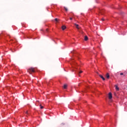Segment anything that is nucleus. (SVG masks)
Instances as JSON below:
<instances>
[{"label":"nucleus","mask_w":127,"mask_h":127,"mask_svg":"<svg viewBox=\"0 0 127 127\" xmlns=\"http://www.w3.org/2000/svg\"><path fill=\"white\" fill-rule=\"evenodd\" d=\"M28 72L31 74L32 72L34 73L35 72V69L33 67H30L28 69Z\"/></svg>","instance_id":"nucleus-1"},{"label":"nucleus","mask_w":127,"mask_h":127,"mask_svg":"<svg viewBox=\"0 0 127 127\" xmlns=\"http://www.w3.org/2000/svg\"><path fill=\"white\" fill-rule=\"evenodd\" d=\"M113 96L112 95V93L110 92L109 93V99L111 100V99H112Z\"/></svg>","instance_id":"nucleus-2"},{"label":"nucleus","mask_w":127,"mask_h":127,"mask_svg":"<svg viewBox=\"0 0 127 127\" xmlns=\"http://www.w3.org/2000/svg\"><path fill=\"white\" fill-rule=\"evenodd\" d=\"M74 25L76 26V28L77 29H80L81 28V27H80L79 26V25L78 24H74Z\"/></svg>","instance_id":"nucleus-3"},{"label":"nucleus","mask_w":127,"mask_h":127,"mask_svg":"<svg viewBox=\"0 0 127 127\" xmlns=\"http://www.w3.org/2000/svg\"><path fill=\"white\" fill-rule=\"evenodd\" d=\"M99 77H100V78H101V79H102L103 81H105V79L104 78V76H103V75L100 74Z\"/></svg>","instance_id":"nucleus-4"},{"label":"nucleus","mask_w":127,"mask_h":127,"mask_svg":"<svg viewBox=\"0 0 127 127\" xmlns=\"http://www.w3.org/2000/svg\"><path fill=\"white\" fill-rule=\"evenodd\" d=\"M106 78H107L108 79H110V74H109V73H107L106 75Z\"/></svg>","instance_id":"nucleus-5"},{"label":"nucleus","mask_w":127,"mask_h":127,"mask_svg":"<svg viewBox=\"0 0 127 127\" xmlns=\"http://www.w3.org/2000/svg\"><path fill=\"white\" fill-rule=\"evenodd\" d=\"M62 28L63 30H65V29H66V26H63Z\"/></svg>","instance_id":"nucleus-6"},{"label":"nucleus","mask_w":127,"mask_h":127,"mask_svg":"<svg viewBox=\"0 0 127 127\" xmlns=\"http://www.w3.org/2000/svg\"><path fill=\"white\" fill-rule=\"evenodd\" d=\"M67 87H68V85H67V84H64V89H67Z\"/></svg>","instance_id":"nucleus-7"},{"label":"nucleus","mask_w":127,"mask_h":127,"mask_svg":"<svg viewBox=\"0 0 127 127\" xmlns=\"http://www.w3.org/2000/svg\"><path fill=\"white\" fill-rule=\"evenodd\" d=\"M84 40H85V41H87V40H88V36H85L84 37Z\"/></svg>","instance_id":"nucleus-8"},{"label":"nucleus","mask_w":127,"mask_h":127,"mask_svg":"<svg viewBox=\"0 0 127 127\" xmlns=\"http://www.w3.org/2000/svg\"><path fill=\"white\" fill-rule=\"evenodd\" d=\"M115 87H116V90H117V91H119V90H120V88H119V87H118L117 85H116Z\"/></svg>","instance_id":"nucleus-9"},{"label":"nucleus","mask_w":127,"mask_h":127,"mask_svg":"<svg viewBox=\"0 0 127 127\" xmlns=\"http://www.w3.org/2000/svg\"><path fill=\"white\" fill-rule=\"evenodd\" d=\"M64 8L66 11H68V9L66 7H64Z\"/></svg>","instance_id":"nucleus-10"},{"label":"nucleus","mask_w":127,"mask_h":127,"mask_svg":"<svg viewBox=\"0 0 127 127\" xmlns=\"http://www.w3.org/2000/svg\"><path fill=\"white\" fill-rule=\"evenodd\" d=\"M79 74H81V73H83V71L82 70H80L79 72H78Z\"/></svg>","instance_id":"nucleus-11"},{"label":"nucleus","mask_w":127,"mask_h":127,"mask_svg":"<svg viewBox=\"0 0 127 127\" xmlns=\"http://www.w3.org/2000/svg\"><path fill=\"white\" fill-rule=\"evenodd\" d=\"M40 109H43V106H42L41 105H40Z\"/></svg>","instance_id":"nucleus-12"},{"label":"nucleus","mask_w":127,"mask_h":127,"mask_svg":"<svg viewBox=\"0 0 127 127\" xmlns=\"http://www.w3.org/2000/svg\"><path fill=\"white\" fill-rule=\"evenodd\" d=\"M55 21H58V18H55Z\"/></svg>","instance_id":"nucleus-13"},{"label":"nucleus","mask_w":127,"mask_h":127,"mask_svg":"<svg viewBox=\"0 0 127 127\" xmlns=\"http://www.w3.org/2000/svg\"><path fill=\"white\" fill-rule=\"evenodd\" d=\"M120 75H121V76H123V75H124V73L121 72V73H120Z\"/></svg>","instance_id":"nucleus-14"},{"label":"nucleus","mask_w":127,"mask_h":127,"mask_svg":"<svg viewBox=\"0 0 127 127\" xmlns=\"http://www.w3.org/2000/svg\"><path fill=\"white\" fill-rule=\"evenodd\" d=\"M26 114H27V115H28V111H26Z\"/></svg>","instance_id":"nucleus-15"},{"label":"nucleus","mask_w":127,"mask_h":127,"mask_svg":"<svg viewBox=\"0 0 127 127\" xmlns=\"http://www.w3.org/2000/svg\"><path fill=\"white\" fill-rule=\"evenodd\" d=\"M72 18H70V20H72Z\"/></svg>","instance_id":"nucleus-16"},{"label":"nucleus","mask_w":127,"mask_h":127,"mask_svg":"<svg viewBox=\"0 0 127 127\" xmlns=\"http://www.w3.org/2000/svg\"><path fill=\"white\" fill-rule=\"evenodd\" d=\"M102 20H105V19H104V18H102Z\"/></svg>","instance_id":"nucleus-17"},{"label":"nucleus","mask_w":127,"mask_h":127,"mask_svg":"<svg viewBox=\"0 0 127 127\" xmlns=\"http://www.w3.org/2000/svg\"><path fill=\"white\" fill-rule=\"evenodd\" d=\"M48 29H47V31H48Z\"/></svg>","instance_id":"nucleus-18"}]
</instances>
